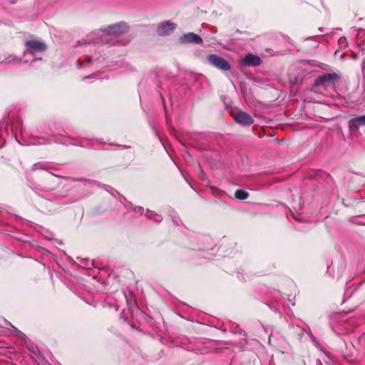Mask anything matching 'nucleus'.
Here are the masks:
<instances>
[{
	"label": "nucleus",
	"mask_w": 365,
	"mask_h": 365,
	"mask_svg": "<svg viewBox=\"0 0 365 365\" xmlns=\"http://www.w3.org/2000/svg\"><path fill=\"white\" fill-rule=\"evenodd\" d=\"M25 50L24 57L26 58L27 55H31L34 57V60L29 61L25 59L23 62L24 63H30V66H35V63L37 61L43 59V53L45 50V44L43 41H39L36 38H31L24 43Z\"/></svg>",
	"instance_id": "f257e3e1"
},
{
	"label": "nucleus",
	"mask_w": 365,
	"mask_h": 365,
	"mask_svg": "<svg viewBox=\"0 0 365 365\" xmlns=\"http://www.w3.org/2000/svg\"><path fill=\"white\" fill-rule=\"evenodd\" d=\"M127 30V25L125 23H120L106 29L103 36L105 38H108L109 36H114L118 41V38L126 33Z\"/></svg>",
	"instance_id": "f03ea898"
},
{
	"label": "nucleus",
	"mask_w": 365,
	"mask_h": 365,
	"mask_svg": "<svg viewBox=\"0 0 365 365\" xmlns=\"http://www.w3.org/2000/svg\"><path fill=\"white\" fill-rule=\"evenodd\" d=\"M230 114L235 120L241 125H250L254 122L252 118L245 112L237 110H232L230 112Z\"/></svg>",
	"instance_id": "7ed1b4c3"
},
{
	"label": "nucleus",
	"mask_w": 365,
	"mask_h": 365,
	"mask_svg": "<svg viewBox=\"0 0 365 365\" xmlns=\"http://www.w3.org/2000/svg\"><path fill=\"white\" fill-rule=\"evenodd\" d=\"M207 61L208 62L214 66L215 67L223 70V71H227L230 68V64L228 62L223 58L215 55V54H210L207 56Z\"/></svg>",
	"instance_id": "20e7f679"
},
{
	"label": "nucleus",
	"mask_w": 365,
	"mask_h": 365,
	"mask_svg": "<svg viewBox=\"0 0 365 365\" xmlns=\"http://www.w3.org/2000/svg\"><path fill=\"white\" fill-rule=\"evenodd\" d=\"M180 43L186 44L190 43H194L200 44L202 42L201 37L194 33H187L182 36L179 38Z\"/></svg>",
	"instance_id": "39448f33"
},
{
	"label": "nucleus",
	"mask_w": 365,
	"mask_h": 365,
	"mask_svg": "<svg viewBox=\"0 0 365 365\" xmlns=\"http://www.w3.org/2000/svg\"><path fill=\"white\" fill-rule=\"evenodd\" d=\"M175 29V24L170 21H165L158 25L157 32L160 36H166L173 31Z\"/></svg>",
	"instance_id": "423d86ee"
},
{
	"label": "nucleus",
	"mask_w": 365,
	"mask_h": 365,
	"mask_svg": "<svg viewBox=\"0 0 365 365\" xmlns=\"http://www.w3.org/2000/svg\"><path fill=\"white\" fill-rule=\"evenodd\" d=\"M259 56L249 53L240 59V63L245 66H258L261 63Z\"/></svg>",
	"instance_id": "0eeeda50"
},
{
	"label": "nucleus",
	"mask_w": 365,
	"mask_h": 365,
	"mask_svg": "<svg viewBox=\"0 0 365 365\" xmlns=\"http://www.w3.org/2000/svg\"><path fill=\"white\" fill-rule=\"evenodd\" d=\"M337 76L335 73H326L315 81V84L317 86L325 85L329 86L331 84L333 81L336 78Z\"/></svg>",
	"instance_id": "6e6552de"
},
{
	"label": "nucleus",
	"mask_w": 365,
	"mask_h": 365,
	"mask_svg": "<svg viewBox=\"0 0 365 365\" xmlns=\"http://www.w3.org/2000/svg\"><path fill=\"white\" fill-rule=\"evenodd\" d=\"M365 125V115L359 116L349 120V128L351 130L358 129L361 125Z\"/></svg>",
	"instance_id": "1a4fd4ad"
},
{
	"label": "nucleus",
	"mask_w": 365,
	"mask_h": 365,
	"mask_svg": "<svg viewBox=\"0 0 365 365\" xmlns=\"http://www.w3.org/2000/svg\"><path fill=\"white\" fill-rule=\"evenodd\" d=\"M235 196L236 198L242 200L248 197V193L242 190H237L235 193Z\"/></svg>",
	"instance_id": "9d476101"
},
{
	"label": "nucleus",
	"mask_w": 365,
	"mask_h": 365,
	"mask_svg": "<svg viewBox=\"0 0 365 365\" xmlns=\"http://www.w3.org/2000/svg\"><path fill=\"white\" fill-rule=\"evenodd\" d=\"M146 215L148 217H153L156 222L161 221V217L154 212L148 211Z\"/></svg>",
	"instance_id": "9b49d317"
},
{
	"label": "nucleus",
	"mask_w": 365,
	"mask_h": 365,
	"mask_svg": "<svg viewBox=\"0 0 365 365\" xmlns=\"http://www.w3.org/2000/svg\"><path fill=\"white\" fill-rule=\"evenodd\" d=\"M22 62V60L17 57H11V59H9L7 63H11V64H19Z\"/></svg>",
	"instance_id": "f8f14e48"
}]
</instances>
